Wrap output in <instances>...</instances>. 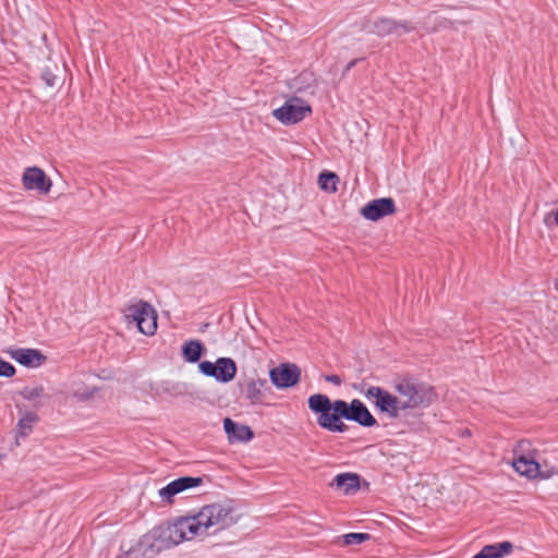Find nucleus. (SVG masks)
<instances>
[{"label":"nucleus","instance_id":"6","mask_svg":"<svg viewBox=\"0 0 558 558\" xmlns=\"http://www.w3.org/2000/svg\"><path fill=\"white\" fill-rule=\"evenodd\" d=\"M198 368L203 375L222 384L230 383L236 375V364L231 357H218L215 363L202 361Z\"/></svg>","mask_w":558,"mask_h":558},{"label":"nucleus","instance_id":"2","mask_svg":"<svg viewBox=\"0 0 558 558\" xmlns=\"http://www.w3.org/2000/svg\"><path fill=\"white\" fill-rule=\"evenodd\" d=\"M308 409L316 415L317 425L331 433H345L348 425L342 420L352 421L362 427L377 426V420L359 399L347 402L342 399L331 401L323 393L310 396Z\"/></svg>","mask_w":558,"mask_h":558},{"label":"nucleus","instance_id":"3","mask_svg":"<svg viewBox=\"0 0 558 558\" xmlns=\"http://www.w3.org/2000/svg\"><path fill=\"white\" fill-rule=\"evenodd\" d=\"M395 389L400 396L399 400L404 411L409 409L426 408L436 399L433 387L418 383L413 378L398 379Z\"/></svg>","mask_w":558,"mask_h":558},{"label":"nucleus","instance_id":"9","mask_svg":"<svg viewBox=\"0 0 558 558\" xmlns=\"http://www.w3.org/2000/svg\"><path fill=\"white\" fill-rule=\"evenodd\" d=\"M301 378V371L293 363H282L269 371V379L278 389H288L295 386Z\"/></svg>","mask_w":558,"mask_h":558},{"label":"nucleus","instance_id":"27","mask_svg":"<svg viewBox=\"0 0 558 558\" xmlns=\"http://www.w3.org/2000/svg\"><path fill=\"white\" fill-rule=\"evenodd\" d=\"M324 378H325L326 381L331 383V384H333L336 386H340L341 383H342L340 376L335 375V374L325 375Z\"/></svg>","mask_w":558,"mask_h":558},{"label":"nucleus","instance_id":"5","mask_svg":"<svg viewBox=\"0 0 558 558\" xmlns=\"http://www.w3.org/2000/svg\"><path fill=\"white\" fill-rule=\"evenodd\" d=\"M312 112L311 106L304 100L293 97L288 99L281 107L272 111V116L282 124H296L304 120Z\"/></svg>","mask_w":558,"mask_h":558},{"label":"nucleus","instance_id":"10","mask_svg":"<svg viewBox=\"0 0 558 558\" xmlns=\"http://www.w3.org/2000/svg\"><path fill=\"white\" fill-rule=\"evenodd\" d=\"M527 447H530V442L526 440H522L518 444L514 450L512 466L521 475L529 478H535L539 471V464L533 457L525 454Z\"/></svg>","mask_w":558,"mask_h":558},{"label":"nucleus","instance_id":"19","mask_svg":"<svg viewBox=\"0 0 558 558\" xmlns=\"http://www.w3.org/2000/svg\"><path fill=\"white\" fill-rule=\"evenodd\" d=\"M204 345L199 340H189L182 345V356L187 363H197L203 354Z\"/></svg>","mask_w":558,"mask_h":558},{"label":"nucleus","instance_id":"21","mask_svg":"<svg viewBox=\"0 0 558 558\" xmlns=\"http://www.w3.org/2000/svg\"><path fill=\"white\" fill-rule=\"evenodd\" d=\"M37 421V415L33 412L26 413L17 423V436L25 437L32 429L33 424Z\"/></svg>","mask_w":558,"mask_h":558},{"label":"nucleus","instance_id":"29","mask_svg":"<svg viewBox=\"0 0 558 558\" xmlns=\"http://www.w3.org/2000/svg\"><path fill=\"white\" fill-rule=\"evenodd\" d=\"M554 218L556 226H558V208L556 209V216Z\"/></svg>","mask_w":558,"mask_h":558},{"label":"nucleus","instance_id":"23","mask_svg":"<svg viewBox=\"0 0 558 558\" xmlns=\"http://www.w3.org/2000/svg\"><path fill=\"white\" fill-rule=\"evenodd\" d=\"M344 545H359L371 538L368 533H348L341 536Z\"/></svg>","mask_w":558,"mask_h":558},{"label":"nucleus","instance_id":"8","mask_svg":"<svg viewBox=\"0 0 558 558\" xmlns=\"http://www.w3.org/2000/svg\"><path fill=\"white\" fill-rule=\"evenodd\" d=\"M128 318L136 323L138 331L151 336L157 329V315L155 310L145 302L133 305L129 308Z\"/></svg>","mask_w":558,"mask_h":558},{"label":"nucleus","instance_id":"13","mask_svg":"<svg viewBox=\"0 0 558 558\" xmlns=\"http://www.w3.org/2000/svg\"><path fill=\"white\" fill-rule=\"evenodd\" d=\"M396 211V204L391 197L376 198L365 204L361 209V215L369 221H377Z\"/></svg>","mask_w":558,"mask_h":558},{"label":"nucleus","instance_id":"17","mask_svg":"<svg viewBox=\"0 0 558 558\" xmlns=\"http://www.w3.org/2000/svg\"><path fill=\"white\" fill-rule=\"evenodd\" d=\"M360 475L356 473L344 472L336 475L330 483L331 487H336L345 495L354 494L360 488Z\"/></svg>","mask_w":558,"mask_h":558},{"label":"nucleus","instance_id":"24","mask_svg":"<svg viewBox=\"0 0 558 558\" xmlns=\"http://www.w3.org/2000/svg\"><path fill=\"white\" fill-rule=\"evenodd\" d=\"M23 399L34 401L44 395L43 386H26L20 392Z\"/></svg>","mask_w":558,"mask_h":558},{"label":"nucleus","instance_id":"18","mask_svg":"<svg viewBox=\"0 0 558 558\" xmlns=\"http://www.w3.org/2000/svg\"><path fill=\"white\" fill-rule=\"evenodd\" d=\"M513 549V544L509 541L489 544L484 546L480 553L472 558H502L509 555Z\"/></svg>","mask_w":558,"mask_h":558},{"label":"nucleus","instance_id":"28","mask_svg":"<svg viewBox=\"0 0 558 558\" xmlns=\"http://www.w3.org/2000/svg\"><path fill=\"white\" fill-rule=\"evenodd\" d=\"M357 61L359 60L355 59V60H352L351 62H349L345 70L347 71L351 70L356 64Z\"/></svg>","mask_w":558,"mask_h":558},{"label":"nucleus","instance_id":"14","mask_svg":"<svg viewBox=\"0 0 558 558\" xmlns=\"http://www.w3.org/2000/svg\"><path fill=\"white\" fill-rule=\"evenodd\" d=\"M202 477L182 476L179 477L159 490V496L167 501H171L172 497L186 489L197 487L202 484Z\"/></svg>","mask_w":558,"mask_h":558},{"label":"nucleus","instance_id":"7","mask_svg":"<svg viewBox=\"0 0 558 558\" xmlns=\"http://www.w3.org/2000/svg\"><path fill=\"white\" fill-rule=\"evenodd\" d=\"M361 29L377 36H388L391 34H398L399 29H402L403 33L412 32L414 26L407 21H396L389 17H381L376 21L364 19L361 23Z\"/></svg>","mask_w":558,"mask_h":558},{"label":"nucleus","instance_id":"22","mask_svg":"<svg viewBox=\"0 0 558 558\" xmlns=\"http://www.w3.org/2000/svg\"><path fill=\"white\" fill-rule=\"evenodd\" d=\"M266 385V379H257L256 381L248 383L246 388V397L253 402L258 400L260 397V388Z\"/></svg>","mask_w":558,"mask_h":558},{"label":"nucleus","instance_id":"12","mask_svg":"<svg viewBox=\"0 0 558 558\" xmlns=\"http://www.w3.org/2000/svg\"><path fill=\"white\" fill-rule=\"evenodd\" d=\"M22 184L27 191H37L39 194H48L52 182L45 171L38 167H28L22 175Z\"/></svg>","mask_w":558,"mask_h":558},{"label":"nucleus","instance_id":"11","mask_svg":"<svg viewBox=\"0 0 558 558\" xmlns=\"http://www.w3.org/2000/svg\"><path fill=\"white\" fill-rule=\"evenodd\" d=\"M159 544L151 530L143 535L137 544L124 551L118 558H154L161 553Z\"/></svg>","mask_w":558,"mask_h":558},{"label":"nucleus","instance_id":"26","mask_svg":"<svg viewBox=\"0 0 558 558\" xmlns=\"http://www.w3.org/2000/svg\"><path fill=\"white\" fill-rule=\"evenodd\" d=\"M556 210L549 211L544 216L543 222L546 227L550 228L555 223Z\"/></svg>","mask_w":558,"mask_h":558},{"label":"nucleus","instance_id":"16","mask_svg":"<svg viewBox=\"0 0 558 558\" xmlns=\"http://www.w3.org/2000/svg\"><path fill=\"white\" fill-rule=\"evenodd\" d=\"M223 429L230 441L246 442L254 437V433L250 426L238 424L230 417L223 420Z\"/></svg>","mask_w":558,"mask_h":558},{"label":"nucleus","instance_id":"25","mask_svg":"<svg viewBox=\"0 0 558 558\" xmlns=\"http://www.w3.org/2000/svg\"><path fill=\"white\" fill-rule=\"evenodd\" d=\"M15 367L10 362L4 361L0 357V376L5 378H11L15 375Z\"/></svg>","mask_w":558,"mask_h":558},{"label":"nucleus","instance_id":"4","mask_svg":"<svg viewBox=\"0 0 558 558\" xmlns=\"http://www.w3.org/2000/svg\"><path fill=\"white\" fill-rule=\"evenodd\" d=\"M363 392L366 399H375V407L381 413L387 414L390 418H397L401 411H404L401 407V401L398 397L391 395L387 390L378 386H369L366 391Z\"/></svg>","mask_w":558,"mask_h":558},{"label":"nucleus","instance_id":"1","mask_svg":"<svg viewBox=\"0 0 558 558\" xmlns=\"http://www.w3.org/2000/svg\"><path fill=\"white\" fill-rule=\"evenodd\" d=\"M239 520L234 508L229 504H211L204 506L196 514L180 517L151 529L161 550L169 549L190 541L195 536L225 530Z\"/></svg>","mask_w":558,"mask_h":558},{"label":"nucleus","instance_id":"20","mask_svg":"<svg viewBox=\"0 0 558 558\" xmlns=\"http://www.w3.org/2000/svg\"><path fill=\"white\" fill-rule=\"evenodd\" d=\"M338 182L339 177L335 172L324 171L318 177L319 187L329 193L337 192Z\"/></svg>","mask_w":558,"mask_h":558},{"label":"nucleus","instance_id":"15","mask_svg":"<svg viewBox=\"0 0 558 558\" xmlns=\"http://www.w3.org/2000/svg\"><path fill=\"white\" fill-rule=\"evenodd\" d=\"M8 353L25 367H38L46 361V356L37 349H12Z\"/></svg>","mask_w":558,"mask_h":558}]
</instances>
